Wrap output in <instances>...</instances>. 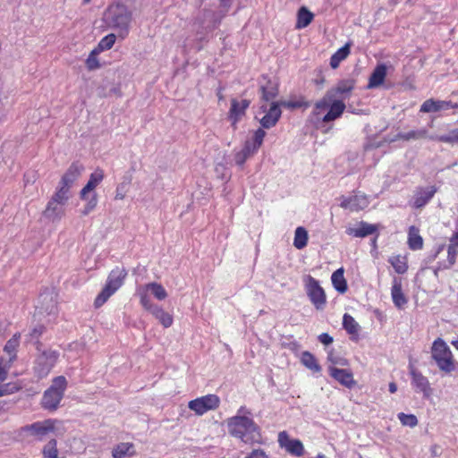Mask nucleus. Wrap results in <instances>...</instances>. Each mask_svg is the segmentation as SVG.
Here are the masks:
<instances>
[{
  "label": "nucleus",
  "mask_w": 458,
  "mask_h": 458,
  "mask_svg": "<svg viewBox=\"0 0 458 458\" xmlns=\"http://www.w3.org/2000/svg\"><path fill=\"white\" fill-rule=\"evenodd\" d=\"M237 413L227 420L229 434L248 445L261 444L262 435L259 427L251 418L244 414L250 412L242 406Z\"/></svg>",
  "instance_id": "f257e3e1"
},
{
  "label": "nucleus",
  "mask_w": 458,
  "mask_h": 458,
  "mask_svg": "<svg viewBox=\"0 0 458 458\" xmlns=\"http://www.w3.org/2000/svg\"><path fill=\"white\" fill-rule=\"evenodd\" d=\"M105 21L108 27L117 31L119 38L124 39L130 32L132 13L123 4H113L105 13Z\"/></svg>",
  "instance_id": "f03ea898"
},
{
  "label": "nucleus",
  "mask_w": 458,
  "mask_h": 458,
  "mask_svg": "<svg viewBox=\"0 0 458 458\" xmlns=\"http://www.w3.org/2000/svg\"><path fill=\"white\" fill-rule=\"evenodd\" d=\"M128 276L127 270L123 267H115L109 273L106 282L94 301V307H102L107 300L114 294L124 284Z\"/></svg>",
  "instance_id": "7ed1b4c3"
},
{
  "label": "nucleus",
  "mask_w": 458,
  "mask_h": 458,
  "mask_svg": "<svg viewBox=\"0 0 458 458\" xmlns=\"http://www.w3.org/2000/svg\"><path fill=\"white\" fill-rule=\"evenodd\" d=\"M431 358L441 372L450 374L456 369L457 361L451 349L440 337L437 338L431 345Z\"/></svg>",
  "instance_id": "20e7f679"
},
{
  "label": "nucleus",
  "mask_w": 458,
  "mask_h": 458,
  "mask_svg": "<svg viewBox=\"0 0 458 458\" xmlns=\"http://www.w3.org/2000/svg\"><path fill=\"white\" fill-rule=\"evenodd\" d=\"M67 380L64 376H58L53 378L51 386L44 392L41 405L44 409L50 411H55L67 388Z\"/></svg>",
  "instance_id": "39448f33"
},
{
  "label": "nucleus",
  "mask_w": 458,
  "mask_h": 458,
  "mask_svg": "<svg viewBox=\"0 0 458 458\" xmlns=\"http://www.w3.org/2000/svg\"><path fill=\"white\" fill-rule=\"evenodd\" d=\"M60 353L55 350L39 352L33 362V373L38 378L47 377L59 360Z\"/></svg>",
  "instance_id": "423d86ee"
},
{
  "label": "nucleus",
  "mask_w": 458,
  "mask_h": 458,
  "mask_svg": "<svg viewBox=\"0 0 458 458\" xmlns=\"http://www.w3.org/2000/svg\"><path fill=\"white\" fill-rule=\"evenodd\" d=\"M303 281L310 302L317 310H324L327 304V295L319 282L310 275L306 276Z\"/></svg>",
  "instance_id": "0eeeda50"
},
{
  "label": "nucleus",
  "mask_w": 458,
  "mask_h": 458,
  "mask_svg": "<svg viewBox=\"0 0 458 458\" xmlns=\"http://www.w3.org/2000/svg\"><path fill=\"white\" fill-rule=\"evenodd\" d=\"M220 403V398L216 394H208L190 401L188 407L196 415L201 416L209 411L216 410Z\"/></svg>",
  "instance_id": "6e6552de"
},
{
  "label": "nucleus",
  "mask_w": 458,
  "mask_h": 458,
  "mask_svg": "<svg viewBox=\"0 0 458 458\" xmlns=\"http://www.w3.org/2000/svg\"><path fill=\"white\" fill-rule=\"evenodd\" d=\"M148 293H150L157 300L164 301L168 296L165 287L159 283H148L137 288V295L140 299V303L143 307L144 298L148 303H153L149 298Z\"/></svg>",
  "instance_id": "1a4fd4ad"
},
{
  "label": "nucleus",
  "mask_w": 458,
  "mask_h": 458,
  "mask_svg": "<svg viewBox=\"0 0 458 458\" xmlns=\"http://www.w3.org/2000/svg\"><path fill=\"white\" fill-rule=\"evenodd\" d=\"M277 442L281 448H284L293 456L300 457L304 454L305 450L302 442L299 439L290 438L289 434L285 430L278 433Z\"/></svg>",
  "instance_id": "9d476101"
},
{
  "label": "nucleus",
  "mask_w": 458,
  "mask_h": 458,
  "mask_svg": "<svg viewBox=\"0 0 458 458\" xmlns=\"http://www.w3.org/2000/svg\"><path fill=\"white\" fill-rule=\"evenodd\" d=\"M409 372L411 378V386L418 393H422L425 398L432 394V388L427 377L419 371L414 366L409 367Z\"/></svg>",
  "instance_id": "9b49d317"
},
{
  "label": "nucleus",
  "mask_w": 458,
  "mask_h": 458,
  "mask_svg": "<svg viewBox=\"0 0 458 458\" xmlns=\"http://www.w3.org/2000/svg\"><path fill=\"white\" fill-rule=\"evenodd\" d=\"M250 105L248 99L238 100L231 99V106L228 112V119L234 130L237 129V123L245 116L246 111Z\"/></svg>",
  "instance_id": "f8f14e48"
},
{
  "label": "nucleus",
  "mask_w": 458,
  "mask_h": 458,
  "mask_svg": "<svg viewBox=\"0 0 458 458\" xmlns=\"http://www.w3.org/2000/svg\"><path fill=\"white\" fill-rule=\"evenodd\" d=\"M83 171L84 166L79 161L72 162L62 175L58 184L71 190Z\"/></svg>",
  "instance_id": "ddd939ff"
},
{
  "label": "nucleus",
  "mask_w": 458,
  "mask_h": 458,
  "mask_svg": "<svg viewBox=\"0 0 458 458\" xmlns=\"http://www.w3.org/2000/svg\"><path fill=\"white\" fill-rule=\"evenodd\" d=\"M341 199L340 207L352 212L363 210L369 204V199L365 194H356L350 197L342 196Z\"/></svg>",
  "instance_id": "4468645a"
},
{
  "label": "nucleus",
  "mask_w": 458,
  "mask_h": 458,
  "mask_svg": "<svg viewBox=\"0 0 458 458\" xmlns=\"http://www.w3.org/2000/svg\"><path fill=\"white\" fill-rule=\"evenodd\" d=\"M328 373L332 378L349 389H352L357 384L351 369H338L335 366H330L328 368Z\"/></svg>",
  "instance_id": "2eb2a0df"
},
{
  "label": "nucleus",
  "mask_w": 458,
  "mask_h": 458,
  "mask_svg": "<svg viewBox=\"0 0 458 458\" xmlns=\"http://www.w3.org/2000/svg\"><path fill=\"white\" fill-rule=\"evenodd\" d=\"M12 365L6 362L4 358L0 359V397L16 393L21 389V386L16 383L2 384L6 379Z\"/></svg>",
  "instance_id": "dca6fc26"
},
{
  "label": "nucleus",
  "mask_w": 458,
  "mask_h": 458,
  "mask_svg": "<svg viewBox=\"0 0 458 458\" xmlns=\"http://www.w3.org/2000/svg\"><path fill=\"white\" fill-rule=\"evenodd\" d=\"M144 300L142 308L154 316L164 327L167 328L173 325L174 318L171 314L165 311L162 307L154 303H148L145 298Z\"/></svg>",
  "instance_id": "f3484780"
},
{
  "label": "nucleus",
  "mask_w": 458,
  "mask_h": 458,
  "mask_svg": "<svg viewBox=\"0 0 458 458\" xmlns=\"http://www.w3.org/2000/svg\"><path fill=\"white\" fill-rule=\"evenodd\" d=\"M451 108H458V103H454L451 100H436L429 98L422 103L420 111L421 113H436Z\"/></svg>",
  "instance_id": "a211bd4d"
},
{
  "label": "nucleus",
  "mask_w": 458,
  "mask_h": 458,
  "mask_svg": "<svg viewBox=\"0 0 458 458\" xmlns=\"http://www.w3.org/2000/svg\"><path fill=\"white\" fill-rule=\"evenodd\" d=\"M280 106L281 105L277 102H273L271 104L269 109L266 112V114L260 119V124L262 126L261 129H270L276 126L282 115Z\"/></svg>",
  "instance_id": "6ab92c4d"
},
{
  "label": "nucleus",
  "mask_w": 458,
  "mask_h": 458,
  "mask_svg": "<svg viewBox=\"0 0 458 458\" xmlns=\"http://www.w3.org/2000/svg\"><path fill=\"white\" fill-rule=\"evenodd\" d=\"M391 297L394 306L398 309H403L408 302V299L403 292L402 278L394 276L392 281Z\"/></svg>",
  "instance_id": "aec40b11"
},
{
  "label": "nucleus",
  "mask_w": 458,
  "mask_h": 458,
  "mask_svg": "<svg viewBox=\"0 0 458 458\" xmlns=\"http://www.w3.org/2000/svg\"><path fill=\"white\" fill-rule=\"evenodd\" d=\"M104 178L105 174L101 168H97L91 173L88 182L80 191L81 199H88V194L93 191L101 183Z\"/></svg>",
  "instance_id": "412c9836"
},
{
  "label": "nucleus",
  "mask_w": 458,
  "mask_h": 458,
  "mask_svg": "<svg viewBox=\"0 0 458 458\" xmlns=\"http://www.w3.org/2000/svg\"><path fill=\"white\" fill-rule=\"evenodd\" d=\"M437 189L436 186H430L426 189H419L413 197L412 206L415 208H421L426 206L436 194Z\"/></svg>",
  "instance_id": "4be33fe9"
},
{
  "label": "nucleus",
  "mask_w": 458,
  "mask_h": 458,
  "mask_svg": "<svg viewBox=\"0 0 458 458\" xmlns=\"http://www.w3.org/2000/svg\"><path fill=\"white\" fill-rule=\"evenodd\" d=\"M354 79H344L337 82L335 87L332 88L327 91V97H339L350 95L355 87Z\"/></svg>",
  "instance_id": "5701e85b"
},
{
  "label": "nucleus",
  "mask_w": 458,
  "mask_h": 458,
  "mask_svg": "<svg viewBox=\"0 0 458 458\" xmlns=\"http://www.w3.org/2000/svg\"><path fill=\"white\" fill-rule=\"evenodd\" d=\"M265 136L266 131L263 129L259 128L254 131L252 138L245 141L242 148L250 156L254 155L261 147Z\"/></svg>",
  "instance_id": "b1692460"
},
{
  "label": "nucleus",
  "mask_w": 458,
  "mask_h": 458,
  "mask_svg": "<svg viewBox=\"0 0 458 458\" xmlns=\"http://www.w3.org/2000/svg\"><path fill=\"white\" fill-rule=\"evenodd\" d=\"M378 226L377 225L369 224L367 222L361 221L359 223V226L357 228L349 227L346 229V233L348 235L364 238L370 234H373L377 232Z\"/></svg>",
  "instance_id": "393cba45"
},
{
  "label": "nucleus",
  "mask_w": 458,
  "mask_h": 458,
  "mask_svg": "<svg viewBox=\"0 0 458 458\" xmlns=\"http://www.w3.org/2000/svg\"><path fill=\"white\" fill-rule=\"evenodd\" d=\"M387 69L386 64H377L369 76L368 89H375L381 86L386 77Z\"/></svg>",
  "instance_id": "a878e982"
},
{
  "label": "nucleus",
  "mask_w": 458,
  "mask_h": 458,
  "mask_svg": "<svg viewBox=\"0 0 458 458\" xmlns=\"http://www.w3.org/2000/svg\"><path fill=\"white\" fill-rule=\"evenodd\" d=\"M345 104L343 100H334L329 106V111L323 116V123L335 121L342 116L345 110Z\"/></svg>",
  "instance_id": "bb28decb"
},
{
  "label": "nucleus",
  "mask_w": 458,
  "mask_h": 458,
  "mask_svg": "<svg viewBox=\"0 0 458 458\" xmlns=\"http://www.w3.org/2000/svg\"><path fill=\"white\" fill-rule=\"evenodd\" d=\"M407 244L411 250H420L423 249L424 241L420 234V229L415 225H411L408 229Z\"/></svg>",
  "instance_id": "cd10ccee"
},
{
  "label": "nucleus",
  "mask_w": 458,
  "mask_h": 458,
  "mask_svg": "<svg viewBox=\"0 0 458 458\" xmlns=\"http://www.w3.org/2000/svg\"><path fill=\"white\" fill-rule=\"evenodd\" d=\"M20 338H21V334L20 333H16V334H14L12 336V338H10L6 342V344L4 345V351L8 355V358L5 359L6 362L13 364L16 360V359H17V349H18L19 344H20Z\"/></svg>",
  "instance_id": "c85d7f7f"
},
{
  "label": "nucleus",
  "mask_w": 458,
  "mask_h": 458,
  "mask_svg": "<svg viewBox=\"0 0 458 458\" xmlns=\"http://www.w3.org/2000/svg\"><path fill=\"white\" fill-rule=\"evenodd\" d=\"M65 210L64 206L62 204L56 203L51 199L47 204L45 210L43 211V215L52 220L61 219L62 216H64Z\"/></svg>",
  "instance_id": "c756f323"
},
{
  "label": "nucleus",
  "mask_w": 458,
  "mask_h": 458,
  "mask_svg": "<svg viewBox=\"0 0 458 458\" xmlns=\"http://www.w3.org/2000/svg\"><path fill=\"white\" fill-rule=\"evenodd\" d=\"M331 281L334 288L339 293H345L348 290L347 281L344 277V267H340L336 269L331 276Z\"/></svg>",
  "instance_id": "7c9ffc66"
},
{
  "label": "nucleus",
  "mask_w": 458,
  "mask_h": 458,
  "mask_svg": "<svg viewBox=\"0 0 458 458\" xmlns=\"http://www.w3.org/2000/svg\"><path fill=\"white\" fill-rule=\"evenodd\" d=\"M388 262L394 267L395 273L403 275L408 271V257L407 255H393L388 259Z\"/></svg>",
  "instance_id": "2f4dec72"
},
{
  "label": "nucleus",
  "mask_w": 458,
  "mask_h": 458,
  "mask_svg": "<svg viewBox=\"0 0 458 458\" xmlns=\"http://www.w3.org/2000/svg\"><path fill=\"white\" fill-rule=\"evenodd\" d=\"M351 42H347L344 46L339 48L335 54L330 57V66L333 69H336L339 67L341 62L345 60L350 53H351Z\"/></svg>",
  "instance_id": "473e14b6"
},
{
  "label": "nucleus",
  "mask_w": 458,
  "mask_h": 458,
  "mask_svg": "<svg viewBox=\"0 0 458 458\" xmlns=\"http://www.w3.org/2000/svg\"><path fill=\"white\" fill-rule=\"evenodd\" d=\"M136 454L132 443H119L112 450L113 458L133 456Z\"/></svg>",
  "instance_id": "72a5a7b5"
},
{
  "label": "nucleus",
  "mask_w": 458,
  "mask_h": 458,
  "mask_svg": "<svg viewBox=\"0 0 458 458\" xmlns=\"http://www.w3.org/2000/svg\"><path fill=\"white\" fill-rule=\"evenodd\" d=\"M314 14L308 10L307 7L301 6L297 13L296 29H304L308 27L313 21Z\"/></svg>",
  "instance_id": "f704fd0d"
},
{
  "label": "nucleus",
  "mask_w": 458,
  "mask_h": 458,
  "mask_svg": "<svg viewBox=\"0 0 458 458\" xmlns=\"http://www.w3.org/2000/svg\"><path fill=\"white\" fill-rule=\"evenodd\" d=\"M55 421L53 420H46L42 422H36L30 426V429L33 431L35 435L44 436L48 432H52L55 430Z\"/></svg>",
  "instance_id": "c9c22d12"
},
{
  "label": "nucleus",
  "mask_w": 458,
  "mask_h": 458,
  "mask_svg": "<svg viewBox=\"0 0 458 458\" xmlns=\"http://www.w3.org/2000/svg\"><path fill=\"white\" fill-rule=\"evenodd\" d=\"M301 362L312 372L318 373L321 371V366L318 364L316 357L310 352L305 351L301 353Z\"/></svg>",
  "instance_id": "e433bc0d"
},
{
  "label": "nucleus",
  "mask_w": 458,
  "mask_h": 458,
  "mask_svg": "<svg viewBox=\"0 0 458 458\" xmlns=\"http://www.w3.org/2000/svg\"><path fill=\"white\" fill-rule=\"evenodd\" d=\"M71 198V190L62 186L57 185L54 194L50 198L52 200L55 201L56 203L62 204L63 206H65L68 202V200Z\"/></svg>",
  "instance_id": "4c0bfd02"
},
{
  "label": "nucleus",
  "mask_w": 458,
  "mask_h": 458,
  "mask_svg": "<svg viewBox=\"0 0 458 458\" xmlns=\"http://www.w3.org/2000/svg\"><path fill=\"white\" fill-rule=\"evenodd\" d=\"M308 239L307 230L302 226H299L294 233L293 246L298 250H302L307 246Z\"/></svg>",
  "instance_id": "58836bf2"
},
{
  "label": "nucleus",
  "mask_w": 458,
  "mask_h": 458,
  "mask_svg": "<svg viewBox=\"0 0 458 458\" xmlns=\"http://www.w3.org/2000/svg\"><path fill=\"white\" fill-rule=\"evenodd\" d=\"M343 327L349 335L356 336L359 335L360 326L354 318L348 313H345L343 317Z\"/></svg>",
  "instance_id": "ea45409f"
},
{
  "label": "nucleus",
  "mask_w": 458,
  "mask_h": 458,
  "mask_svg": "<svg viewBox=\"0 0 458 458\" xmlns=\"http://www.w3.org/2000/svg\"><path fill=\"white\" fill-rule=\"evenodd\" d=\"M428 136V131L425 129L411 131L408 132L398 133L396 138L402 140H420L425 139Z\"/></svg>",
  "instance_id": "a19ab883"
},
{
  "label": "nucleus",
  "mask_w": 458,
  "mask_h": 458,
  "mask_svg": "<svg viewBox=\"0 0 458 458\" xmlns=\"http://www.w3.org/2000/svg\"><path fill=\"white\" fill-rule=\"evenodd\" d=\"M280 105L292 110L297 108L306 109L310 106V102L307 101L304 97L301 96L296 99L283 101Z\"/></svg>",
  "instance_id": "79ce46f5"
},
{
  "label": "nucleus",
  "mask_w": 458,
  "mask_h": 458,
  "mask_svg": "<svg viewBox=\"0 0 458 458\" xmlns=\"http://www.w3.org/2000/svg\"><path fill=\"white\" fill-rule=\"evenodd\" d=\"M116 40V36L114 33H110L100 39L98 46L95 47L100 53L111 49Z\"/></svg>",
  "instance_id": "37998d69"
},
{
  "label": "nucleus",
  "mask_w": 458,
  "mask_h": 458,
  "mask_svg": "<svg viewBox=\"0 0 458 458\" xmlns=\"http://www.w3.org/2000/svg\"><path fill=\"white\" fill-rule=\"evenodd\" d=\"M57 442L51 439L43 448V458H58Z\"/></svg>",
  "instance_id": "c03bdc74"
},
{
  "label": "nucleus",
  "mask_w": 458,
  "mask_h": 458,
  "mask_svg": "<svg viewBox=\"0 0 458 458\" xmlns=\"http://www.w3.org/2000/svg\"><path fill=\"white\" fill-rule=\"evenodd\" d=\"M100 54L98 49L94 48L90 51L89 56L85 61L86 67L89 71L97 70L100 68V63L98 61V55Z\"/></svg>",
  "instance_id": "a18cd8bd"
},
{
  "label": "nucleus",
  "mask_w": 458,
  "mask_h": 458,
  "mask_svg": "<svg viewBox=\"0 0 458 458\" xmlns=\"http://www.w3.org/2000/svg\"><path fill=\"white\" fill-rule=\"evenodd\" d=\"M86 201V204L84 205L83 209L81 210V214L83 216H88L89 213H91L97 207L98 199V194L94 192L91 197L88 196V199H84Z\"/></svg>",
  "instance_id": "49530a36"
},
{
  "label": "nucleus",
  "mask_w": 458,
  "mask_h": 458,
  "mask_svg": "<svg viewBox=\"0 0 458 458\" xmlns=\"http://www.w3.org/2000/svg\"><path fill=\"white\" fill-rule=\"evenodd\" d=\"M397 417L403 426L414 428L418 425V419L414 414H406L403 412H400L398 413Z\"/></svg>",
  "instance_id": "de8ad7c7"
},
{
  "label": "nucleus",
  "mask_w": 458,
  "mask_h": 458,
  "mask_svg": "<svg viewBox=\"0 0 458 458\" xmlns=\"http://www.w3.org/2000/svg\"><path fill=\"white\" fill-rule=\"evenodd\" d=\"M436 140L449 144L458 143V128L452 130L448 134L437 136Z\"/></svg>",
  "instance_id": "09e8293b"
},
{
  "label": "nucleus",
  "mask_w": 458,
  "mask_h": 458,
  "mask_svg": "<svg viewBox=\"0 0 458 458\" xmlns=\"http://www.w3.org/2000/svg\"><path fill=\"white\" fill-rule=\"evenodd\" d=\"M333 97H327V93L326 94V96L321 98L320 100L317 101L314 105V110H313V114L314 115H318L320 111L321 110H324V109H327V107L330 106V100Z\"/></svg>",
  "instance_id": "8fccbe9b"
},
{
  "label": "nucleus",
  "mask_w": 458,
  "mask_h": 458,
  "mask_svg": "<svg viewBox=\"0 0 458 458\" xmlns=\"http://www.w3.org/2000/svg\"><path fill=\"white\" fill-rule=\"evenodd\" d=\"M260 91L262 94V99L265 101H270L277 95V89L273 86H261Z\"/></svg>",
  "instance_id": "3c124183"
},
{
  "label": "nucleus",
  "mask_w": 458,
  "mask_h": 458,
  "mask_svg": "<svg viewBox=\"0 0 458 458\" xmlns=\"http://www.w3.org/2000/svg\"><path fill=\"white\" fill-rule=\"evenodd\" d=\"M45 327L43 325H38L36 326L31 332L30 333V339H36L37 342V349L39 351V346L42 345V344L39 342V337L43 335L45 332Z\"/></svg>",
  "instance_id": "603ef678"
},
{
  "label": "nucleus",
  "mask_w": 458,
  "mask_h": 458,
  "mask_svg": "<svg viewBox=\"0 0 458 458\" xmlns=\"http://www.w3.org/2000/svg\"><path fill=\"white\" fill-rule=\"evenodd\" d=\"M458 254V243L451 242L447 248L448 260L451 264L455 262L456 255Z\"/></svg>",
  "instance_id": "864d4df0"
},
{
  "label": "nucleus",
  "mask_w": 458,
  "mask_h": 458,
  "mask_svg": "<svg viewBox=\"0 0 458 458\" xmlns=\"http://www.w3.org/2000/svg\"><path fill=\"white\" fill-rule=\"evenodd\" d=\"M251 156L242 148L234 155V161L238 165H242Z\"/></svg>",
  "instance_id": "5fc2aeb1"
},
{
  "label": "nucleus",
  "mask_w": 458,
  "mask_h": 458,
  "mask_svg": "<svg viewBox=\"0 0 458 458\" xmlns=\"http://www.w3.org/2000/svg\"><path fill=\"white\" fill-rule=\"evenodd\" d=\"M127 193V187L125 183H120L117 185L115 189V195L114 199L115 200H123Z\"/></svg>",
  "instance_id": "6e6d98bb"
},
{
  "label": "nucleus",
  "mask_w": 458,
  "mask_h": 458,
  "mask_svg": "<svg viewBox=\"0 0 458 458\" xmlns=\"http://www.w3.org/2000/svg\"><path fill=\"white\" fill-rule=\"evenodd\" d=\"M244 458H268V455L263 449H253L246 457Z\"/></svg>",
  "instance_id": "4d7b16f0"
},
{
  "label": "nucleus",
  "mask_w": 458,
  "mask_h": 458,
  "mask_svg": "<svg viewBox=\"0 0 458 458\" xmlns=\"http://www.w3.org/2000/svg\"><path fill=\"white\" fill-rule=\"evenodd\" d=\"M318 340L325 345H328L333 343V337L327 333H322L318 335Z\"/></svg>",
  "instance_id": "13d9d810"
},
{
  "label": "nucleus",
  "mask_w": 458,
  "mask_h": 458,
  "mask_svg": "<svg viewBox=\"0 0 458 458\" xmlns=\"http://www.w3.org/2000/svg\"><path fill=\"white\" fill-rule=\"evenodd\" d=\"M232 4V0H220V6L223 8V14L221 18L225 17L228 13Z\"/></svg>",
  "instance_id": "bf43d9fd"
},
{
  "label": "nucleus",
  "mask_w": 458,
  "mask_h": 458,
  "mask_svg": "<svg viewBox=\"0 0 458 458\" xmlns=\"http://www.w3.org/2000/svg\"><path fill=\"white\" fill-rule=\"evenodd\" d=\"M330 361L334 364H338V365H341V366H347L349 364L348 360L346 359H344V358H340V359H336V360H334L332 358H329Z\"/></svg>",
  "instance_id": "052dcab7"
},
{
  "label": "nucleus",
  "mask_w": 458,
  "mask_h": 458,
  "mask_svg": "<svg viewBox=\"0 0 458 458\" xmlns=\"http://www.w3.org/2000/svg\"><path fill=\"white\" fill-rule=\"evenodd\" d=\"M397 391V386L394 382H391L389 384V392L391 394H394Z\"/></svg>",
  "instance_id": "680f3d73"
},
{
  "label": "nucleus",
  "mask_w": 458,
  "mask_h": 458,
  "mask_svg": "<svg viewBox=\"0 0 458 458\" xmlns=\"http://www.w3.org/2000/svg\"><path fill=\"white\" fill-rule=\"evenodd\" d=\"M451 242H456L458 243V229L454 232V233L450 238Z\"/></svg>",
  "instance_id": "e2e57ef3"
},
{
  "label": "nucleus",
  "mask_w": 458,
  "mask_h": 458,
  "mask_svg": "<svg viewBox=\"0 0 458 458\" xmlns=\"http://www.w3.org/2000/svg\"><path fill=\"white\" fill-rule=\"evenodd\" d=\"M89 1H90V0H84V2H86V3L89 2Z\"/></svg>",
  "instance_id": "0e129e2a"
}]
</instances>
